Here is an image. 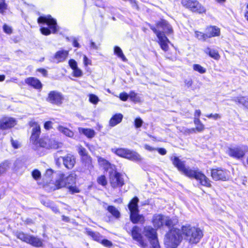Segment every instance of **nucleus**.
Listing matches in <instances>:
<instances>
[{"instance_id":"f257e3e1","label":"nucleus","mask_w":248,"mask_h":248,"mask_svg":"<svg viewBox=\"0 0 248 248\" xmlns=\"http://www.w3.org/2000/svg\"><path fill=\"white\" fill-rule=\"evenodd\" d=\"M181 231L182 234L190 245L199 243L203 236V232L200 228L190 224L182 225Z\"/></svg>"},{"instance_id":"f03ea898","label":"nucleus","mask_w":248,"mask_h":248,"mask_svg":"<svg viewBox=\"0 0 248 248\" xmlns=\"http://www.w3.org/2000/svg\"><path fill=\"white\" fill-rule=\"evenodd\" d=\"M37 23L39 24H46L48 27H41L40 31L42 34L48 36L51 33H56L59 27L56 19L52 17L51 15L41 16L38 17Z\"/></svg>"},{"instance_id":"7ed1b4c3","label":"nucleus","mask_w":248,"mask_h":248,"mask_svg":"<svg viewBox=\"0 0 248 248\" xmlns=\"http://www.w3.org/2000/svg\"><path fill=\"white\" fill-rule=\"evenodd\" d=\"M182 233L177 228H171L165 235L164 244L166 248H177L180 244L182 238Z\"/></svg>"},{"instance_id":"20e7f679","label":"nucleus","mask_w":248,"mask_h":248,"mask_svg":"<svg viewBox=\"0 0 248 248\" xmlns=\"http://www.w3.org/2000/svg\"><path fill=\"white\" fill-rule=\"evenodd\" d=\"M111 151L120 157L133 161H140V155L136 152L125 148H112Z\"/></svg>"},{"instance_id":"39448f33","label":"nucleus","mask_w":248,"mask_h":248,"mask_svg":"<svg viewBox=\"0 0 248 248\" xmlns=\"http://www.w3.org/2000/svg\"><path fill=\"white\" fill-rule=\"evenodd\" d=\"M36 149L40 148L45 149H58L60 147L61 143L53 139L47 137L39 138L35 141L31 143Z\"/></svg>"},{"instance_id":"423d86ee","label":"nucleus","mask_w":248,"mask_h":248,"mask_svg":"<svg viewBox=\"0 0 248 248\" xmlns=\"http://www.w3.org/2000/svg\"><path fill=\"white\" fill-rule=\"evenodd\" d=\"M181 3L183 7L193 13L202 15L206 12V8L198 0H181Z\"/></svg>"},{"instance_id":"0eeeda50","label":"nucleus","mask_w":248,"mask_h":248,"mask_svg":"<svg viewBox=\"0 0 248 248\" xmlns=\"http://www.w3.org/2000/svg\"><path fill=\"white\" fill-rule=\"evenodd\" d=\"M143 234L149 240L151 248H160L156 228L151 226H146L143 228Z\"/></svg>"},{"instance_id":"6e6552de","label":"nucleus","mask_w":248,"mask_h":248,"mask_svg":"<svg viewBox=\"0 0 248 248\" xmlns=\"http://www.w3.org/2000/svg\"><path fill=\"white\" fill-rule=\"evenodd\" d=\"M108 179L110 185L113 189L121 188L125 184L124 175L116 170L109 172Z\"/></svg>"},{"instance_id":"1a4fd4ad","label":"nucleus","mask_w":248,"mask_h":248,"mask_svg":"<svg viewBox=\"0 0 248 248\" xmlns=\"http://www.w3.org/2000/svg\"><path fill=\"white\" fill-rule=\"evenodd\" d=\"M190 179H194L204 186L211 187V181L202 171L199 169L192 170L188 176Z\"/></svg>"},{"instance_id":"9d476101","label":"nucleus","mask_w":248,"mask_h":248,"mask_svg":"<svg viewBox=\"0 0 248 248\" xmlns=\"http://www.w3.org/2000/svg\"><path fill=\"white\" fill-rule=\"evenodd\" d=\"M149 26L157 37V43L160 48L165 52L168 51L169 49V44L170 43V41L164 32L157 30L153 25L149 24Z\"/></svg>"},{"instance_id":"9b49d317","label":"nucleus","mask_w":248,"mask_h":248,"mask_svg":"<svg viewBox=\"0 0 248 248\" xmlns=\"http://www.w3.org/2000/svg\"><path fill=\"white\" fill-rule=\"evenodd\" d=\"M211 176L215 181H226L229 179V171L221 168L211 169Z\"/></svg>"},{"instance_id":"f8f14e48","label":"nucleus","mask_w":248,"mask_h":248,"mask_svg":"<svg viewBox=\"0 0 248 248\" xmlns=\"http://www.w3.org/2000/svg\"><path fill=\"white\" fill-rule=\"evenodd\" d=\"M130 235L133 240L137 241L142 248H147L148 244L144 240L140 232V229L137 225H134L130 231Z\"/></svg>"},{"instance_id":"ddd939ff","label":"nucleus","mask_w":248,"mask_h":248,"mask_svg":"<svg viewBox=\"0 0 248 248\" xmlns=\"http://www.w3.org/2000/svg\"><path fill=\"white\" fill-rule=\"evenodd\" d=\"M64 99L63 94L57 91H51L46 98V101L52 105L61 106Z\"/></svg>"},{"instance_id":"4468645a","label":"nucleus","mask_w":248,"mask_h":248,"mask_svg":"<svg viewBox=\"0 0 248 248\" xmlns=\"http://www.w3.org/2000/svg\"><path fill=\"white\" fill-rule=\"evenodd\" d=\"M170 160L174 167L186 177L192 170L189 167H186L185 161H182L178 156L171 157Z\"/></svg>"},{"instance_id":"2eb2a0df","label":"nucleus","mask_w":248,"mask_h":248,"mask_svg":"<svg viewBox=\"0 0 248 248\" xmlns=\"http://www.w3.org/2000/svg\"><path fill=\"white\" fill-rule=\"evenodd\" d=\"M28 125L30 127H32L30 137V142L32 143L40 137L41 133V126L38 122L34 120H31L29 122Z\"/></svg>"},{"instance_id":"dca6fc26","label":"nucleus","mask_w":248,"mask_h":248,"mask_svg":"<svg viewBox=\"0 0 248 248\" xmlns=\"http://www.w3.org/2000/svg\"><path fill=\"white\" fill-rule=\"evenodd\" d=\"M157 30V29H162L164 31V33L167 34H171L173 33V31L168 21L164 18H160L158 21L155 22V27L154 26Z\"/></svg>"},{"instance_id":"f3484780","label":"nucleus","mask_w":248,"mask_h":248,"mask_svg":"<svg viewBox=\"0 0 248 248\" xmlns=\"http://www.w3.org/2000/svg\"><path fill=\"white\" fill-rule=\"evenodd\" d=\"M227 154L228 155L236 159L243 158L246 154L245 151L240 146L230 147L228 148Z\"/></svg>"},{"instance_id":"a211bd4d","label":"nucleus","mask_w":248,"mask_h":248,"mask_svg":"<svg viewBox=\"0 0 248 248\" xmlns=\"http://www.w3.org/2000/svg\"><path fill=\"white\" fill-rule=\"evenodd\" d=\"M17 124V121L13 117H3L0 120V129L6 130L14 127Z\"/></svg>"},{"instance_id":"6ab92c4d","label":"nucleus","mask_w":248,"mask_h":248,"mask_svg":"<svg viewBox=\"0 0 248 248\" xmlns=\"http://www.w3.org/2000/svg\"><path fill=\"white\" fill-rule=\"evenodd\" d=\"M130 221L134 224L143 225L145 223V217L143 214L140 213V210L129 213Z\"/></svg>"},{"instance_id":"aec40b11","label":"nucleus","mask_w":248,"mask_h":248,"mask_svg":"<svg viewBox=\"0 0 248 248\" xmlns=\"http://www.w3.org/2000/svg\"><path fill=\"white\" fill-rule=\"evenodd\" d=\"M64 166L68 170L72 169L76 162V157L72 154H67L62 157Z\"/></svg>"},{"instance_id":"412c9836","label":"nucleus","mask_w":248,"mask_h":248,"mask_svg":"<svg viewBox=\"0 0 248 248\" xmlns=\"http://www.w3.org/2000/svg\"><path fill=\"white\" fill-rule=\"evenodd\" d=\"M205 31L208 39L218 37L220 35V29L216 26H208L206 27Z\"/></svg>"},{"instance_id":"4be33fe9","label":"nucleus","mask_w":248,"mask_h":248,"mask_svg":"<svg viewBox=\"0 0 248 248\" xmlns=\"http://www.w3.org/2000/svg\"><path fill=\"white\" fill-rule=\"evenodd\" d=\"M25 82L34 89L40 90L43 87V85L40 80L34 77H30L26 78L25 79Z\"/></svg>"},{"instance_id":"5701e85b","label":"nucleus","mask_w":248,"mask_h":248,"mask_svg":"<svg viewBox=\"0 0 248 248\" xmlns=\"http://www.w3.org/2000/svg\"><path fill=\"white\" fill-rule=\"evenodd\" d=\"M27 244L36 248L43 247L44 246L43 240L33 235H30Z\"/></svg>"},{"instance_id":"b1692460","label":"nucleus","mask_w":248,"mask_h":248,"mask_svg":"<svg viewBox=\"0 0 248 248\" xmlns=\"http://www.w3.org/2000/svg\"><path fill=\"white\" fill-rule=\"evenodd\" d=\"M164 216L161 214H155L152 219V223L156 229L161 228L163 225Z\"/></svg>"},{"instance_id":"393cba45","label":"nucleus","mask_w":248,"mask_h":248,"mask_svg":"<svg viewBox=\"0 0 248 248\" xmlns=\"http://www.w3.org/2000/svg\"><path fill=\"white\" fill-rule=\"evenodd\" d=\"M69 55V50L61 49L57 51L54 54L53 58L57 61L58 62L64 61Z\"/></svg>"},{"instance_id":"a878e982","label":"nucleus","mask_w":248,"mask_h":248,"mask_svg":"<svg viewBox=\"0 0 248 248\" xmlns=\"http://www.w3.org/2000/svg\"><path fill=\"white\" fill-rule=\"evenodd\" d=\"M81 161L84 167L89 171L93 170L94 165L93 164V159L91 156L88 155L81 158Z\"/></svg>"},{"instance_id":"bb28decb","label":"nucleus","mask_w":248,"mask_h":248,"mask_svg":"<svg viewBox=\"0 0 248 248\" xmlns=\"http://www.w3.org/2000/svg\"><path fill=\"white\" fill-rule=\"evenodd\" d=\"M231 100L237 105H241L246 109H248V98L246 96L239 95L233 97Z\"/></svg>"},{"instance_id":"cd10ccee","label":"nucleus","mask_w":248,"mask_h":248,"mask_svg":"<svg viewBox=\"0 0 248 248\" xmlns=\"http://www.w3.org/2000/svg\"><path fill=\"white\" fill-rule=\"evenodd\" d=\"M204 52L211 58L218 61L220 58V55L218 50L214 49H212L209 46H207L204 50Z\"/></svg>"},{"instance_id":"c85d7f7f","label":"nucleus","mask_w":248,"mask_h":248,"mask_svg":"<svg viewBox=\"0 0 248 248\" xmlns=\"http://www.w3.org/2000/svg\"><path fill=\"white\" fill-rule=\"evenodd\" d=\"M139 202V199L137 196H134L130 200L127 204L129 213L139 210L138 205Z\"/></svg>"},{"instance_id":"c756f323","label":"nucleus","mask_w":248,"mask_h":248,"mask_svg":"<svg viewBox=\"0 0 248 248\" xmlns=\"http://www.w3.org/2000/svg\"><path fill=\"white\" fill-rule=\"evenodd\" d=\"M123 116L121 113H116L113 115L109 121V125L114 126L120 123L123 119Z\"/></svg>"},{"instance_id":"7c9ffc66","label":"nucleus","mask_w":248,"mask_h":248,"mask_svg":"<svg viewBox=\"0 0 248 248\" xmlns=\"http://www.w3.org/2000/svg\"><path fill=\"white\" fill-rule=\"evenodd\" d=\"M76 184V178L72 173L69 174L67 177L64 176V187L68 188L71 185Z\"/></svg>"},{"instance_id":"2f4dec72","label":"nucleus","mask_w":248,"mask_h":248,"mask_svg":"<svg viewBox=\"0 0 248 248\" xmlns=\"http://www.w3.org/2000/svg\"><path fill=\"white\" fill-rule=\"evenodd\" d=\"M85 233L91 236L93 240L98 243L102 237L99 232H95L89 228L85 229Z\"/></svg>"},{"instance_id":"473e14b6","label":"nucleus","mask_w":248,"mask_h":248,"mask_svg":"<svg viewBox=\"0 0 248 248\" xmlns=\"http://www.w3.org/2000/svg\"><path fill=\"white\" fill-rule=\"evenodd\" d=\"M64 174L62 173L60 175L59 179L56 180L54 183L55 187L53 190L59 189L64 187Z\"/></svg>"},{"instance_id":"72a5a7b5","label":"nucleus","mask_w":248,"mask_h":248,"mask_svg":"<svg viewBox=\"0 0 248 248\" xmlns=\"http://www.w3.org/2000/svg\"><path fill=\"white\" fill-rule=\"evenodd\" d=\"M107 210L115 218H119L121 216L119 211L113 205H108Z\"/></svg>"},{"instance_id":"f704fd0d","label":"nucleus","mask_w":248,"mask_h":248,"mask_svg":"<svg viewBox=\"0 0 248 248\" xmlns=\"http://www.w3.org/2000/svg\"><path fill=\"white\" fill-rule=\"evenodd\" d=\"M98 162L100 166L103 167L104 169L106 171H107L108 169L112 168L111 163L108 160L103 157H99L98 158Z\"/></svg>"},{"instance_id":"c9c22d12","label":"nucleus","mask_w":248,"mask_h":248,"mask_svg":"<svg viewBox=\"0 0 248 248\" xmlns=\"http://www.w3.org/2000/svg\"><path fill=\"white\" fill-rule=\"evenodd\" d=\"M15 236L21 241L27 243L30 235L22 231H16L14 233Z\"/></svg>"},{"instance_id":"e433bc0d","label":"nucleus","mask_w":248,"mask_h":248,"mask_svg":"<svg viewBox=\"0 0 248 248\" xmlns=\"http://www.w3.org/2000/svg\"><path fill=\"white\" fill-rule=\"evenodd\" d=\"M114 49V54L116 55L118 58L121 59V60L123 62H126L127 61V59L124 54L123 53V52L122 50V49L118 46H114L113 48Z\"/></svg>"},{"instance_id":"4c0bfd02","label":"nucleus","mask_w":248,"mask_h":248,"mask_svg":"<svg viewBox=\"0 0 248 248\" xmlns=\"http://www.w3.org/2000/svg\"><path fill=\"white\" fill-rule=\"evenodd\" d=\"M79 132L83 134L88 138H93L95 135V132L94 130L88 128H82Z\"/></svg>"},{"instance_id":"58836bf2","label":"nucleus","mask_w":248,"mask_h":248,"mask_svg":"<svg viewBox=\"0 0 248 248\" xmlns=\"http://www.w3.org/2000/svg\"><path fill=\"white\" fill-rule=\"evenodd\" d=\"M193 122L196 125L194 127L196 132H202L205 129L204 125L202 123L200 119L193 120Z\"/></svg>"},{"instance_id":"ea45409f","label":"nucleus","mask_w":248,"mask_h":248,"mask_svg":"<svg viewBox=\"0 0 248 248\" xmlns=\"http://www.w3.org/2000/svg\"><path fill=\"white\" fill-rule=\"evenodd\" d=\"M195 37L199 40L202 41H206L208 39L206 32H205L200 31H194Z\"/></svg>"},{"instance_id":"a19ab883","label":"nucleus","mask_w":248,"mask_h":248,"mask_svg":"<svg viewBox=\"0 0 248 248\" xmlns=\"http://www.w3.org/2000/svg\"><path fill=\"white\" fill-rule=\"evenodd\" d=\"M58 129L59 131L64 134L65 136L72 137H73L74 133L73 132L67 127H64L63 126H59Z\"/></svg>"},{"instance_id":"79ce46f5","label":"nucleus","mask_w":248,"mask_h":248,"mask_svg":"<svg viewBox=\"0 0 248 248\" xmlns=\"http://www.w3.org/2000/svg\"><path fill=\"white\" fill-rule=\"evenodd\" d=\"M97 183L103 186H106L107 185L108 182L107 178L105 175H101L97 178Z\"/></svg>"},{"instance_id":"37998d69","label":"nucleus","mask_w":248,"mask_h":248,"mask_svg":"<svg viewBox=\"0 0 248 248\" xmlns=\"http://www.w3.org/2000/svg\"><path fill=\"white\" fill-rule=\"evenodd\" d=\"M129 97L130 99L135 103L140 102V98L138 94L134 91L130 92Z\"/></svg>"},{"instance_id":"c03bdc74","label":"nucleus","mask_w":248,"mask_h":248,"mask_svg":"<svg viewBox=\"0 0 248 248\" xmlns=\"http://www.w3.org/2000/svg\"><path fill=\"white\" fill-rule=\"evenodd\" d=\"M9 168V163L4 161L0 164V175L4 173Z\"/></svg>"},{"instance_id":"a18cd8bd","label":"nucleus","mask_w":248,"mask_h":248,"mask_svg":"<svg viewBox=\"0 0 248 248\" xmlns=\"http://www.w3.org/2000/svg\"><path fill=\"white\" fill-rule=\"evenodd\" d=\"M193 69L194 71H196L200 74H203L206 72V69L199 64H193Z\"/></svg>"},{"instance_id":"49530a36","label":"nucleus","mask_w":248,"mask_h":248,"mask_svg":"<svg viewBox=\"0 0 248 248\" xmlns=\"http://www.w3.org/2000/svg\"><path fill=\"white\" fill-rule=\"evenodd\" d=\"M67 188L68 189V191L71 194L79 193L80 192V189L76 186V184L75 185H71L68 186V187Z\"/></svg>"},{"instance_id":"de8ad7c7","label":"nucleus","mask_w":248,"mask_h":248,"mask_svg":"<svg viewBox=\"0 0 248 248\" xmlns=\"http://www.w3.org/2000/svg\"><path fill=\"white\" fill-rule=\"evenodd\" d=\"M99 243L101 244L104 247L109 248L113 245L112 242L107 239H102V238H101Z\"/></svg>"},{"instance_id":"09e8293b","label":"nucleus","mask_w":248,"mask_h":248,"mask_svg":"<svg viewBox=\"0 0 248 248\" xmlns=\"http://www.w3.org/2000/svg\"><path fill=\"white\" fill-rule=\"evenodd\" d=\"M31 175L33 178L35 180L40 179L41 177V172L37 169H34L32 171Z\"/></svg>"},{"instance_id":"8fccbe9b","label":"nucleus","mask_w":248,"mask_h":248,"mask_svg":"<svg viewBox=\"0 0 248 248\" xmlns=\"http://www.w3.org/2000/svg\"><path fill=\"white\" fill-rule=\"evenodd\" d=\"M78 153L80 156V158L86 156L88 155V152L86 149L82 147V146H80L78 148Z\"/></svg>"},{"instance_id":"3c124183","label":"nucleus","mask_w":248,"mask_h":248,"mask_svg":"<svg viewBox=\"0 0 248 248\" xmlns=\"http://www.w3.org/2000/svg\"><path fill=\"white\" fill-rule=\"evenodd\" d=\"M89 101L93 104H96L99 101L98 97L94 94H89Z\"/></svg>"},{"instance_id":"603ef678","label":"nucleus","mask_w":248,"mask_h":248,"mask_svg":"<svg viewBox=\"0 0 248 248\" xmlns=\"http://www.w3.org/2000/svg\"><path fill=\"white\" fill-rule=\"evenodd\" d=\"M73 70V74L72 75L74 77H80L82 75V72L80 69H79L78 67H77L76 68H74Z\"/></svg>"},{"instance_id":"864d4df0","label":"nucleus","mask_w":248,"mask_h":248,"mask_svg":"<svg viewBox=\"0 0 248 248\" xmlns=\"http://www.w3.org/2000/svg\"><path fill=\"white\" fill-rule=\"evenodd\" d=\"M165 225L168 228L172 227V228H173V227L175 225V223L172 219L168 218L165 220Z\"/></svg>"},{"instance_id":"5fc2aeb1","label":"nucleus","mask_w":248,"mask_h":248,"mask_svg":"<svg viewBox=\"0 0 248 248\" xmlns=\"http://www.w3.org/2000/svg\"><path fill=\"white\" fill-rule=\"evenodd\" d=\"M143 121L140 117L136 118L134 120V125L136 128H140L142 126Z\"/></svg>"},{"instance_id":"6e6d98bb","label":"nucleus","mask_w":248,"mask_h":248,"mask_svg":"<svg viewBox=\"0 0 248 248\" xmlns=\"http://www.w3.org/2000/svg\"><path fill=\"white\" fill-rule=\"evenodd\" d=\"M44 128L46 130H49L53 128V123L50 121H47L44 123Z\"/></svg>"},{"instance_id":"4d7b16f0","label":"nucleus","mask_w":248,"mask_h":248,"mask_svg":"<svg viewBox=\"0 0 248 248\" xmlns=\"http://www.w3.org/2000/svg\"><path fill=\"white\" fill-rule=\"evenodd\" d=\"M7 8V5L5 2V0H2V1L0 3V13L3 14Z\"/></svg>"},{"instance_id":"13d9d810","label":"nucleus","mask_w":248,"mask_h":248,"mask_svg":"<svg viewBox=\"0 0 248 248\" xmlns=\"http://www.w3.org/2000/svg\"><path fill=\"white\" fill-rule=\"evenodd\" d=\"M129 96V94H128L125 92H122L119 94L120 99L123 101H126L127 100L128 97Z\"/></svg>"},{"instance_id":"bf43d9fd","label":"nucleus","mask_w":248,"mask_h":248,"mask_svg":"<svg viewBox=\"0 0 248 248\" xmlns=\"http://www.w3.org/2000/svg\"><path fill=\"white\" fill-rule=\"evenodd\" d=\"M12 147L14 149H18L20 147V143L17 140H14L12 138L10 140Z\"/></svg>"},{"instance_id":"052dcab7","label":"nucleus","mask_w":248,"mask_h":248,"mask_svg":"<svg viewBox=\"0 0 248 248\" xmlns=\"http://www.w3.org/2000/svg\"><path fill=\"white\" fill-rule=\"evenodd\" d=\"M69 65L72 69L78 67L77 62L74 59H70L68 62Z\"/></svg>"},{"instance_id":"680f3d73","label":"nucleus","mask_w":248,"mask_h":248,"mask_svg":"<svg viewBox=\"0 0 248 248\" xmlns=\"http://www.w3.org/2000/svg\"><path fill=\"white\" fill-rule=\"evenodd\" d=\"M184 83L185 86L187 88H189L190 87H192L193 83V81L191 78H189L188 79H186L184 80Z\"/></svg>"},{"instance_id":"e2e57ef3","label":"nucleus","mask_w":248,"mask_h":248,"mask_svg":"<svg viewBox=\"0 0 248 248\" xmlns=\"http://www.w3.org/2000/svg\"><path fill=\"white\" fill-rule=\"evenodd\" d=\"M3 30L7 34H11L12 33V29L11 27L8 26L6 24H4L3 26Z\"/></svg>"},{"instance_id":"0e129e2a","label":"nucleus","mask_w":248,"mask_h":248,"mask_svg":"<svg viewBox=\"0 0 248 248\" xmlns=\"http://www.w3.org/2000/svg\"><path fill=\"white\" fill-rule=\"evenodd\" d=\"M206 116L209 119L213 118L214 120H217L218 119H219L221 117L220 115L217 113H215V114L210 113L209 114H207L206 115Z\"/></svg>"},{"instance_id":"69168bd1","label":"nucleus","mask_w":248,"mask_h":248,"mask_svg":"<svg viewBox=\"0 0 248 248\" xmlns=\"http://www.w3.org/2000/svg\"><path fill=\"white\" fill-rule=\"evenodd\" d=\"M83 63H84V65L85 66H87L88 65H91L92 63L91 61L89 60L86 55H84L83 56Z\"/></svg>"},{"instance_id":"338daca9","label":"nucleus","mask_w":248,"mask_h":248,"mask_svg":"<svg viewBox=\"0 0 248 248\" xmlns=\"http://www.w3.org/2000/svg\"><path fill=\"white\" fill-rule=\"evenodd\" d=\"M36 71L41 73L44 77H46L47 75V72L44 68H38L36 69Z\"/></svg>"},{"instance_id":"774afa93","label":"nucleus","mask_w":248,"mask_h":248,"mask_svg":"<svg viewBox=\"0 0 248 248\" xmlns=\"http://www.w3.org/2000/svg\"><path fill=\"white\" fill-rule=\"evenodd\" d=\"M201 115V111L200 109H196L194 112V120L200 119Z\"/></svg>"}]
</instances>
